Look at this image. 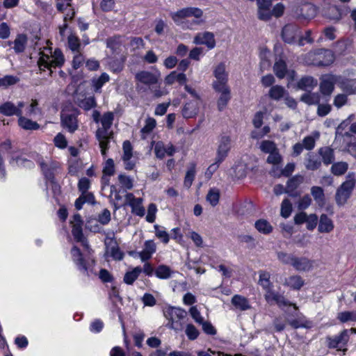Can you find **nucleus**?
Listing matches in <instances>:
<instances>
[{"mask_svg":"<svg viewBox=\"0 0 356 356\" xmlns=\"http://www.w3.org/2000/svg\"><path fill=\"white\" fill-rule=\"evenodd\" d=\"M203 10L197 7H186L170 13L173 22L184 29H193L203 24Z\"/></svg>","mask_w":356,"mask_h":356,"instance_id":"obj_1","label":"nucleus"},{"mask_svg":"<svg viewBox=\"0 0 356 356\" xmlns=\"http://www.w3.org/2000/svg\"><path fill=\"white\" fill-rule=\"evenodd\" d=\"M231 139L227 136H222L218 140L215 162L207 168V175H212L218 168L220 164L226 159L231 149Z\"/></svg>","mask_w":356,"mask_h":356,"instance_id":"obj_2","label":"nucleus"},{"mask_svg":"<svg viewBox=\"0 0 356 356\" xmlns=\"http://www.w3.org/2000/svg\"><path fill=\"white\" fill-rule=\"evenodd\" d=\"M356 181L353 173H349L347 179L337 189L335 201L339 207L343 206L350 197Z\"/></svg>","mask_w":356,"mask_h":356,"instance_id":"obj_3","label":"nucleus"},{"mask_svg":"<svg viewBox=\"0 0 356 356\" xmlns=\"http://www.w3.org/2000/svg\"><path fill=\"white\" fill-rule=\"evenodd\" d=\"M65 63V58L63 52L59 49H56L51 56L42 54L40 57L38 65L40 70L44 71L45 69L50 70V74L52 73L51 68L56 67H61Z\"/></svg>","mask_w":356,"mask_h":356,"instance_id":"obj_4","label":"nucleus"},{"mask_svg":"<svg viewBox=\"0 0 356 356\" xmlns=\"http://www.w3.org/2000/svg\"><path fill=\"white\" fill-rule=\"evenodd\" d=\"M163 314L169 321L168 326L171 329L179 330L181 325L178 321L184 318L187 313L184 309L179 307H168L164 309Z\"/></svg>","mask_w":356,"mask_h":356,"instance_id":"obj_5","label":"nucleus"},{"mask_svg":"<svg viewBox=\"0 0 356 356\" xmlns=\"http://www.w3.org/2000/svg\"><path fill=\"white\" fill-rule=\"evenodd\" d=\"M0 146L2 150L8 152V154L10 155V164L13 165L16 163V165H17L27 164V166L29 168L33 165V163L31 161H29L26 159L21 158L19 156L16 155V154L18 152V149L13 146L11 141L10 140L8 139L5 140L0 145Z\"/></svg>","mask_w":356,"mask_h":356,"instance_id":"obj_6","label":"nucleus"},{"mask_svg":"<svg viewBox=\"0 0 356 356\" xmlns=\"http://www.w3.org/2000/svg\"><path fill=\"white\" fill-rule=\"evenodd\" d=\"M337 81V76L333 74H325L321 77L319 91L326 102L333 93Z\"/></svg>","mask_w":356,"mask_h":356,"instance_id":"obj_7","label":"nucleus"},{"mask_svg":"<svg viewBox=\"0 0 356 356\" xmlns=\"http://www.w3.org/2000/svg\"><path fill=\"white\" fill-rule=\"evenodd\" d=\"M71 254L73 261L76 264L79 270L88 275V268L95 264V259L90 257L85 259L80 250L76 246L72 248Z\"/></svg>","mask_w":356,"mask_h":356,"instance_id":"obj_8","label":"nucleus"},{"mask_svg":"<svg viewBox=\"0 0 356 356\" xmlns=\"http://www.w3.org/2000/svg\"><path fill=\"white\" fill-rule=\"evenodd\" d=\"M77 110L63 111L60 114L61 125L69 132L74 133L79 127Z\"/></svg>","mask_w":356,"mask_h":356,"instance_id":"obj_9","label":"nucleus"},{"mask_svg":"<svg viewBox=\"0 0 356 356\" xmlns=\"http://www.w3.org/2000/svg\"><path fill=\"white\" fill-rule=\"evenodd\" d=\"M308 56H316L317 58L315 60V63H314V64L318 66H327L332 63L334 60L332 51L325 49H319L314 52H309Z\"/></svg>","mask_w":356,"mask_h":356,"instance_id":"obj_10","label":"nucleus"},{"mask_svg":"<svg viewBox=\"0 0 356 356\" xmlns=\"http://www.w3.org/2000/svg\"><path fill=\"white\" fill-rule=\"evenodd\" d=\"M113 113L107 112L104 113L101 119L102 127L96 132V137L104 138V137L113 138V132L109 131L113 121Z\"/></svg>","mask_w":356,"mask_h":356,"instance_id":"obj_11","label":"nucleus"},{"mask_svg":"<svg viewBox=\"0 0 356 356\" xmlns=\"http://www.w3.org/2000/svg\"><path fill=\"white\" fill-rule=\"evenodd\" d=\"M350 336L348 330L345 329L342 330L340 334L335 337L327 336L326 343L328 348L334 349L339 346H346L349 341Z\"/></svg>","mask_w":356,"mask_h":356,"instance_id":"obj_12","label":"nucleus"},{"mask_svg":"<svg viewBox=\"0 0 356 356\" xmlns=\"http://www.w3.org/2000/svg\"><path fill=\"white\" fill-rule=\"evenodd\" d=\"M265 298L268 302H275L280 307L293 306L296 311L298 310V307L296 304L291 303L282 295L273 291L272 289L266 292Z\"/></svg>","mask_w":356,"mask_h":356,"instance_id":"obj_13","label":"nucleus"},{"mask_svg":"<svg viewBox=\"0 0 356 356\" xmlns=\"http://www.w3.org/2000/svg\"><path fill=\"white\" fill-rule=\"evenodd\" d=\"M213 74L216 78V81L213 83L214 89H222L227 86V74L224 63H220L216 67Z\"/></svg>","mask_w":356,"mask_h":356,"instance_id":"obj_14","label":"nucleus"},{"mask_svg":"<svg viewBox=\"0 0 356 356\" xmlns=\"http://www.w3.org/2000/svg\"><path fill=\"white\" fill-rule=\"evenodd\" d=\"M25 106L24 102H19L17 106L10 102H7L0 106V113L6 116L22 115V108Z\"/></svg>","mask_w":356,"mask_h":356,"instance_id":"obj_15","label":"nucleus"},{"mask_svg":"<svg viewBox=\"0 0 356 356\" xmlns=\"http://www.w3.org/2000/svg\"><path fill=\"white\" fill-rule=\"evenodd\" d=\"M298 35L299 28L296 24H289L282 29V38L286 43L291 44L294 42Z\"/></svg>","mask_w":356,"mask_h":356,"instance_id":"obj_16","label":"nucleus"},{"mask_svg":"<svg viewBox=\"0 0 356 356\" xmlns=\"http://www.w3.org/2000/svg\"><path fill=\"white\" fill-rule=\"evenodd\" d=\"M135 79L140 83L147 85L150 88L157 83L159 76L148 71H140L136 74Z\"/></svg>","mask_w":356,"mask_h":356,"instance_id":"obj_17","label":"nucleus"},{"mask_svg":"<svg viewBox=\"0 0 356 356\" xmlns=\"http://www.w3.org/2000/svg\"><path fill=\"white\" fill-rule=\"evenodd\" d=\"M193 42L197 44H205L210 49L216 45L214 35L209 31L197 33L193 39Z\"/></svg>","mask_w":356,"mask_h":356,"instance_id":"obj_18","label":"nucleus"},{"mask_svg":"<svg viewBox=\"0 0 356 356\" xmlns=\"http://www.w3.org/2000/svg\"><path fill=\"white\" fill-rule=\"evenodd\" d=\"M257 3L259 19L264 21L269 20L270 19L272 0H257Z\"/></svg>","mask_w":356,"mask_h":356,"instance_id":"obj_19","label":"nucleus"},{"mask_svg":"<svg viewBox=\"0 0 356 356\" xmlns=\"http://www.w3.org/2000/svg\"><path fill=\"white\" fill-rule=\"evenodd\" d=\"M298 271H309L312 269L314 261L305 257H294L292 265Z\"/></svg>","mask_w":356,"mask_h":356,"instance_id":"obj_20","label":"nucleus"},{"mask_svg":"<svg viewBox=\"0 0 356 356\" xmlns=\"http://www.w3.org/2000/svg\"><path fill=\"white\" fill-rule=\"evenodd\" d=\"M322 165L319 156L314 152H308L305 160V168L308 170L314 171L318 170Z\"/></svg>","mask_w":356,"mask_h":356,"instance_id":"obj_21","label":"nucleus"},{"mask_svg":"<svg viewBox=\"0 0 356 356\" xmlns=\"http://www.w3.org/2000/svg\"><path fill=\"white\" fill-rule=\"evenodd\" d=\"M317 85V79L312 76H305L297 82L296 87L299 90L311 92Z\"/></svg>","mask_w":356,"mask_h":356,"instance_id":"obj_22","label":"nucleus"},{"mask_svg":"<svg viewBox=\"0 0 356 356\" xmlns=\"http://www.w3.org/2000/svg\"><path fill=\"white\" fill-rule=\"evenodd\" d=\"M318 153L321 157V161L325 165L332 164L335 159L334 151L329 146H324L318 149Z\"/></svg>","mask_w":356,"mask_h":356,"instance_id":"obj_23","label":"nucleus"},{"mask_svg":"<svg viewBox=\"0 0 356 356\" xmlns=\"http://www.w3.org/2000/svg\"><path fill=\"white\" fill-rule=\"evenodd\" d=\"M156 245L152 240L146 241L144 243L143 250L140 252L139 257L142 261H146L149 260L152 255L156 252Z\"/></svg>","mask_w":356,"mask_h":356,"instance_id":"obj_24","label":"nucleus"},{"mask_svg":"<svg viewBox=\"0 0 356 356\" xmlns=\"http://www.w3.org/2000/svg\"><path fill=\"white\" fill-rule=\"evenodd\" d=\"M333 221L326 214L320 216L318 231L320 233H330L334 229Z\"/></svg>","mask_w":356,"mask_h":356,"instance_id":"obj_25","label":"nucleus"},{"mask_svg":"<svg viewBox=\"0 0 356 356\" xmlns=\"http://www.w3.org/2000/svg\"><path fill=\"white\" fill-rule=\"evenodd\" d=\"M199 103L197 100H193L186 103L183 109L182 115L185 118H191L195 117L198 112Z\"/></svg>","mask_w":356,"mask_h":356,"instance_id":"obj_26","label":"nucleus"},{"mask_svg":"<svg viewBox=\"0 0 356 356\" xmlns=\"http://www.w3.org/2000/svg\"><path fill=\"white\" fill-rule=\"evenodd\" d=\"M28 38L24 34H19L17 35L14 42H8V44L10 46L12 44H14L13 49L15 53L19 54L23 52L26 47Z\"/></svg>","mask_w":356,"mask_h":356,"instance_id":"obj_27","label":"nucleus"},{"mask_svg":"<svg viewBox=\"0 0 356 356\" xmlns=\"http://www.w3.org/2000/svg\"><path fill=\"white\" fill-rule=\"evenodd\" d=\"M311 194L314 197L316 204L322 208L325 204V195L323 188L321 186H312L311 188Z\"/></svg>","mask_w":356,"mask_h":356,"instance_id":"obj_28","label":"nucleus"},{"mask_svg":"<svg viewBox=\"0 0 356 356\" xmlns=\"http://www.w3.org/2000/svg\"><path fill=\"white\" fill-rule=\"evenodd\" d=\"M215 90L220 93L218 100V108L219 111H222L230 99V90L228 86L223 87L222 89H215Z\"/></svg>","mask_w":356,"mask_h":356,"instance_id":"obj_29","label":"nucleus"},{"mask_svg":"<svg viewBox=\"0 0 356 356\" xmlns=\"http://www.w3.org/2000/svg\"><path fill=\"white\" fill-rule=\"evenodd\" d=\"M339 86L344 92V94L347 95L356 93V86L355 81L354 80L343 79L339 81Z\"/></svg>","mask_w":356,"mask_h":356,"instance_id":"obj_30","label":"nucleus"},{"mask_svg":"<svg viewBox=\"0 0 356 356\" xmlns=\"http://www.w3.org/2000/svg\"><path fill=\"white\" fill-rule=\"evenodd\" d=\"M18 124L22 129L29 131L38 130L40 127L38 122L33 121L22 115H20L18 118Z\"/></svg>","mask_w":356,"mask_h":356,"instance_id":"obj_31","label":"nucleus"},{"mask_svg":"<svg viewBox=\"0 0 356 356\" xmlns=\"http://www.w3.org/2000/svg\"><path fill=\"white\" fill-rule=\"evenodd\" d=\"M273 71L277 78L284 79L288 72L286 62L282 58L276 60L273 65Z\"/></svg>","mask_w":356,"mask_h":356,"instance_id":"obj_32","label":"nucleus"},{"mask_svg":"<svg viewBox=\"0 0 356 356\" xmlns=\"http://www.w3.org/2000/svg\"><path fill=\"white\" fill-rule=\"evenodd\" d=\"M82 226L83 225H72V233L74 239L76 241L81 243V244L88 250V252L90 253L88 242L83 234Z\"/></svg>","mask_w":356,"mask_h":356,"instance_id":"obj_33","label":"nucleus"},{"mask_svg":"<svg viewBox=\"0 0 356 356\" xmlns=\"http://www.w3.org/2000/svg\"><path fill=\"white\" fill-rule=\"evenodd\" d=\"M287 93L284 87L275 85L273 86L268 91V96L271 99L280 101L282 98L285 97Z\"/></svg>","mask_w":356,"mask_h":356,"instance_id":"obj_34","label":"nucleus"},{"mask_svg":"<svg viewBox=\"0 0 356 356\" xmlns=\"http://www.w3.org/2000/svg\"><path fill=\"white\" fill-rule=\"evenodd\" d=\"M305 281L300 275H292L286 279L284 284L292 289L300 290L304 285Z\"/></svg>","mask_w":356,"mask_h":356,"instance_id":"obj_35","label":"nucleus"},{"mask_svg":"<svg viewBox=\"0 0 356 356\" xmlns=\"http://www.w3.org/2000/svg\"><path fill=\"white\" fill-rule=\"evenodd\" d=\"M300 100L307 105H317L320 102V95L318 92H306Z\"/></svg>","mask_w":356,"mask_h":356,"instance_id":"obj_36","label":"nucleus"},{"mask_svg":"<svg viewBox=\"0 0 356 356\" xmlns=\"http://www.w3.org/2000/svg\"><path fill=\"white\" fill-rule=\"evenodd\" d=\"M122 45V38L119 35L111 37L106 40V47L111 49L114 53H119L121 50Z\"/></svg>","mask_w":356,"mask_h":356,"instance_id":"obj_37","label":"nucleus"},{"mask_svg":"<svg viewBox=\"0 0 356 356\" xmlns=\"http://www.w3.org/2000/svg\"><path fill=\"white\" fill-rule=\"evenodd\" d=\"M330 171L335 176H341L344 175L348 169V164L344 161L332 163Z\"/></svg>","mask_w":356,"mask_h":356,"instance_id":"obj_38","label":"nucleus"},{"mask_svg":"<svg viewBox=\"0 0 356 356\" xmlns=\"http://www.w3.org/2000/svg\"><path fill=\"white\" fill-rule=\"evenodd\" d=\"M142 272V268L137 266L131 271L126 273L124 277V282L127 284H132L134 281L138 277Z\"/></svg>","mask_w":356,"mask_h":356,"instance_id":"obj_39","label":"nucleus"},{"mask_svg":"<svg viewBox=\"0 0 356 356\" xmlns=\"http://www.w3.org/2000/svg\"><path fill=\"white\" fill-rule=\"evenodd\" d=\"M259 284L266 290V292L271 289L272 283L270 281V274L266 271H259Z\"/></svg>","mask_w":356,"mask_h":356,"instance_id":"obj_40","label":"nucleus"},{"mask_svg":"<svg viewBox=\"0 0 356 356\" xmlns=\"http://www.w3.org/2000/svg\"><path fill=\"white\" fill-rule=\"evenodd\" d=\"M256 229L261 233L268 234L273 231V227L266 220L260 219L255 222Z\"/></svg>","mask_w":356,"mask_h":356,"instance_id":"obj_41","label":"nucleus"},{"mask_svg":"<svg viewBox=\"0 0 356 356\" xmlns=\"http://www.w3.org/2000/svg\"><path fill=\"white\" fill-rule=\"evenodd\" d=\"M233 173H232V176L236 177V179H242L245 176V163L241 159L235 163V165L232 168Z\"/></svg>","mask_w":356,"mask_h":356,"instance_id":"obj_42","label":"nucleus"},{"mask_svg":"<svg viewBox=\"0 0 356 356\" xmlns=\"http://www.w3.org/2000/svg\"><path fill=\"white\" fill-rule=\"evenodd\" d=\"M171 274L172 270L170 268L166 265H159L155 270L156 276L163 280L170 278L171 277Z\"/></svg>","mask_w":356,"mask_h":356,"instance_id":"obj_43","label":"nucleus"},{"mask_svg":"<svg viewBox=\"0 0 356 356\" xmlns=\"http://www.w3.org/2000/svg\"><path fill=\"white\" fill-rule=\"evenodd\" d=\"M220 198V191L218 188H211L207 195V200L212 205L215 207L218 204Z\"/></svg>","mask_w":356,"mask_h":356,"instance_id":"obj_44","label":"nucleus"},{"mask_svg":"<svg viewBox=\"0 0 356 356\" xmlns=\"http://www.w3.org/2000/svg\"><path fill=\"white\" fill-rule=\"evenodd\" d=\"M136 201H134L130 207H131V211L136 216L143 217L145 215V208L142 206L141 198H137Z\"/></svg>","mask_w":356,"mask_h":356,"instance_id":"obj_45","label":"nucleus"},{"mask_svg":"<svg viewBox=\"0 0 356 356\" xmlns=\"http://www.w3.org/2000/svg\"><path fill=\"white\" fill-rule=\"evenodd\" d=\"M195 164H191L190 168L186 172V176L184 178V184L185 187H186L187 188H189L191 186L193 181L195 179Z\"/></svg>","mask_w":356,"mask_h":356,"instance_id":"obj_46","label":"nucleus"},{"mask_svg":"<svg viewBox=\"0 0 356 356\" xmlns=\"http://www.w3.org/2000/svg\"><path fill=\"white\" fill-rule=\"evenodd\" d=\"M67 43L69 48L73 51L76 53L79 52V48L81 46L80 40L76 35L71 34L68 36Z\"/></svg>","mask_w":356,"mask_h":356,"instance_id":"obj_47","label":"nucleus"},{"mask_svg":"<svg viewBox=\"0 0 356 356\" xmlns=\"http://www.w3.org/2000/svg\"><path fill=\"white\" fill-rule=\"evenodd\" d=\"M337 319L341 323H346L349 321H356V311L353 312H342L338 314Z\"/></svg>","mask_w":356,"mask_h":356,"instance_id":"obj_48","label":"nucleus"},{"mask_svg":"<svg viewBox=\"0 0 356 356\" xmlns=\"http://www.w3.org/2000/svg\"><path fill=\"white\" fill-rule=\"evenodd\" d=\"M40 113L41 110L38 107V100L32 99L31 104L26 108V115L29 117H32Z\"/></svg>","mask_w":356,"mask_h":356,"instance_id":"obj_49","label":"nucleus"},{"mask_svg":"<svg viewBox=\"0 0 356 356\" xmlns=\"http://www.w3.org/2000/svg\"><path fill=\"white\" fill-rule=\"evenodd\" d=\"M261 150L266 154H270L277 150L275 143L272 140H264L260 145Z\"/></svg>","mask_w":356,"mask_h":356,"instance_id":"obj_50","label":"nucleus"},{"mask_svg":"<svg viewBox=\"0 0 356 356\" xmlns=\"http://www.w3.org/2000/svg\"><path fill=\"white\" fill-rule=\"evenodd\" d=\"M292 211V204L288 199H284L281 204V216L287 218L290 216Z\"/></svg>","mask_w":356,"mask_h":356,"instance_id":"obj_51","label":"nucleus"},{"mask_svg":"<svg viewBox=\"0 0 356 356\" xmlns=\"http://www.w3.org/2000/svg\"><path fill=\"white\" fill-rule=\"evenodd\" d=\"M19 81V78L12 75H6L0 79V87L7 88L13 86Z\"/></svg>","mask_w":356,"mask_h":356,"instance_id":"obj_52","label":"nucleus"},{"mask_svg":"<svg viewBox=\"0 0 356 356\" xmlns=\"http://www.w3.org/2000/svg\"><path fill=\"white\" fill-rule=\"evenodd\" d=\"M289 324L294 329L300 327L310 328L312 327V323L307 320L301 321L298 319H292L288 321Z\"/></svg>","mask_w":356,"mask_h":356,"instance_id":"obj_53","label":"nucleus"},{"mask_svg":"<svg viewBox=\"0 0 356 356\" xmlns=\"http://www.w3.org/2000/svg\"><path fill=\"white\" fill-rule=\"evenodd\" d=\"M79 106L84 110H90L96 106L95 99L93 97L84 98L79 102Z\"/></svg>","mask_w":356,"mask_h":356,"instance_id":"obj_54","label":"nucleus"},{"mask_svg":"<svg viewBox=\"0 0 356 356\" xmlns=\"http://www.w3.org/2000/svg\"><path fill=\"white\" fill-rule=\"evenodd\" d=\"M277 259L284 264L292 265L294 255L284 252H277Z\"/></svg>","mask_w":356,"mask_h":356,"instance_id":"obj_55","label":"nucleus"},{"mask_svg":"<svg viewBox=\"0 0 356 356\" xmlns=\"http://www.w3.org/2000/svg\"><path fill=\"white\" fill-rule=\"evenodd\" d=\"M155 229V234L156 236L160 238L163 243H168L169 242V235L166 232L164 228L161 227L159 225H154Z\"/></svg>","mask_w":356,"mask_h":356,"instance_id":"obj_56","label":"nucleus"},{"mask_svg":"<svg viewBox=\"0 0 356 356\" xmlns=\"http://www.w3.org/2000/svg\"><path fill=\"white\" fill-rule=\"evenodd\" d=\"M156 122L154 118H148L145 120V124L144 127L141 129V133L143 135L149 134L156 127ZM145 138V136H143Z\"/></svg>","mask_w":356,"mask_h":356,"instance_id":"obj_57","label":"nucleus"},{"mask_svg":"<svg viewBox=\"0 0 356 356\" xmlns=\"http://www.w3.org/2000/svg\"><path fill=\"white\" fill-rule=\"evenodd\" d=\"M317 115L320 117H325L332 111V106L329 104H317Z\"/></svg>","mask_w":356,"mask_h":356,"instance_id":"obj_58","label":"nucleus"},{"mask_svg":"<svg viewBox=\"0 0 356 356\" xmlns=\"http://www.w3.org/2000/svg\"><path fill=\"white\" fill-rule=\"evenodd\" d=\"M348 102V95L346 94H338L337 95L333 101V104L337 108H340Z\"/></svg>","mask_w":356,"mask_h":356,"instance_id":"obj_59","label":"nucleus"},{"mask_svg":"<svg viewBox=\"0 0 356 356\" xmlns=\"http://www.w3.org/2000/svg\"><path fill=\"white\" fill-rule=\"evenodd\" d=\"M118 180L122 186L125 189L130 190L133 188V180L130 177L125 175H120Z\"/></svg>","mask_w":356,"mask_h":356,"instance_id":"obj_60","label":"nucleus"},{"mask_svg":"<svg viewBox=\"0 0 356 356\" xmlns=\"http://www.w3.org/2000/svg\"><path fill=\"white\" fill-rule=\"evenodd\" d=\"M123 155L122 160H130L132 157V146L129 140H125L123 143Z\"/></svg>","mask_w":356,"mask_h":356,"instance_id":"obj_61","label":"nucleus"},{"mask_svg":"<svg viewBox=\"0 0 356 356\" xmlns=\"http://www.w3.org/2000/svg\"><path fill=\"white\" fill-rule=\"evenodd\" d=\"M300 183V181L297 177H293L292 178L289 179L286 183V193H289L296 191Z\"/></svg>","mask_w":356,"mask_h":356,"instance_id":"obj_62","label":"nucleus"},{"mask_svg":"<svg viewBox=\"0 0 356 356\" xmlns=\"http://www.w3.org/2000/svg\"><path fill=\"white\" fill-rule=\"evenodd\" d=\"M232 303L236 309L245 310V298L238 295H235L232 299Z\"/></svg>","mask_w":356,"mask_h":356,"instance_id":"obj_63","label":"nucleus"},{"mask_svg":"<svg viewBox=\"0 0 356 356\" xmlns=\"http://www.w3.org/2000/svg\"><path fill=\"white\" fill-rule=\"evenodd\" d=\"M109 79L110 77L108 74L105 72L102 73L94 83V87L95 88V90H99L104 86V83L109 81Z\"/></svg>","mask_w":356,"mask_h":356,"instance_id":"obj_64","label":"nucleus"}]
</instances>
